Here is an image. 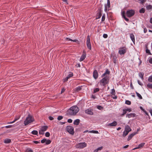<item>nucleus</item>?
<instances>
[{
    "mask_svg": "<svg viewBox=\"0 0 152 152\" xmlns=\"http://www.w3.org/2000/svg\"><path fill=\"white\" fill-rule=\"evenodd\" d=\"M79 108L77 106H74L67 110L66 114L68 115H75L79 111Z\"/></svg>",
    "mask_w": 152,
    "mask_h": 152,
    "instance_id": "obj_1",
    "label": "nucleus"
},
{
    "mask_svg": "<svg viewBox=\"0 0 152 152\" xmlns=\"http://www.w3.org/2000/svg\"><path fill=\"white\" fill-rule=\"evenodd\" d=\"M109 81V77L108 76H106L100 80V84L101 86H104L108 83Z\"/></svg>",
    "mask_w": 152,
    "mask_h": 152,
    "instance_id": "obj_2",
    "label": "nucleus"
},
{
    "mask_svg": "<svg viewBox=\"0 0 152 152\" xmlns=\"http://www.w3.org/2000/svg\"><path fill=\"white\" fill-rule=\"evenodd\" d=\"M34 121V119L32 117L29 115H28L26 120L24 121V124L25 126L27 125L30 123H31Z\"/></svg>",
    "mask_w": 152,
    "mask_h": 152,
    "instance_id": "obj_3",
    "label": "nucleus"
},
{
    "mask_svg": "<svg viewBox=\"0 0 152 152\" xmlns=\"http://www.w3.org/2000/svg\"><path fill=\"white\" fill-rule=\"evenodd\" d=\"M126 14L127 17L131 18L134 15L135 11L132 10H129L127 11Z\"/></svg>",
    "mask_w": 152,
    "mask_h": 152,
    "instance_id": "obj_4",
    "label": "nucleus"
},
{
    "mask_svg": "<svg viewBox=\"0 0 152 152\" xmlns=\"http://www.w3.org/2000/svg\"><path fill=\"white\" fill-rule=\"evenodd\" d=\"M66 131L70 134L73 135L74 133V129L73 126H66Z\"/></svg>",
    "mask_w": 152,
    "mask_h": 152,
    "instance_id": "obj_5",
    "label": "nucleus"
},
{
    "mask_svg": "<svg viewBox=\"0 0 152 152\" xmlns=\"http://www.w3.org/2000/svg\"><path fill=\"white\" fill-rule=\"evenodd\" d=\"M127 50V49L125 47H121L118 51V53L121 55L124 54L126 53Z\"/></svg>",
    "mask_w": 152,
    "mask_h": 152,
    "instance_id": "obj_6",
    "label": "nucleus"
},
{
    "mask_svg": "<svg viewBox=\"0 0 152 152\" xmlns=\"http://www.w3.org/2000/svg\"><path fill=\"white\" fill-rule=\"evenodd\" d=\"M87 144L85 142H80L77 144L76 147L77 148H83L86 146Z\"/></svg>",
    "mask_w": 152,
    "mask_h": 152,
    "instance_id": "obj_7",
    "label": "nucleus"
},
{
    "mask_svg": "<svg viewBox=\"0 0 152 152\" xmlns=\"http://www.w3.org/2000/svg\"><path fill=\"white\" fill-rule=\"evenodd\" d=\"M86 45L87 47L88 48V49L89 50H91V45L90 42L89 37L88 35L87 36V38Z\"/></svg>",
    "mask_w": 152,
    "mask_h": 152,
    "instance_id": "obj_8",
    "label": "nucleus"
},
{
    "mask_svg": "<svg viewBox=\"0 0 152 152\" xmlns=\"http://www.w3.org/2000/svg\"><path fill=\"white\" fill-rule=\"evenodd\" d=\"M110 7V3L109 0H107V4H105V5L104 11L107 12V8H109Z\"/></svg>",
    "mask_w": 152,
    "mask_h": 152,
    "instance_id": "obj_9",
    "label": "nucleus"
},
{
    "mask_svg": "<svg viewBox=\"0 0 152 152\" xmlns=\"http://www.w3.org/2000/svg\"><path fill=\"white\" fill-rule=\"evenodd\" d=\"M93 77L95 79H96L98 77V74L97 70H95L93 72Z\"/></svg>",
    "mask_w": 152,
    "mask_h": 152,
    "instance_id": "obj_10",
    "label": "nucleus"
},
{
    "mask_svg": "<svg viewBox=\"0 0 152 152\" xmlns=\"http://www.w3.org/2000/svg\"><path fill=\"white\" fill-rule=\"evenodd\" d=\"M126 12L125 11H123L121 12V15L123 18L126 21L128 22L129 20V19L126 17L125 16Z\"/></svg>",
    "mask_w": 152,
    "mask_h": 152,
    "instance_id": "obj_11",
    "label": "nucleus"
},
{
    "mask_svg": "<svg viewBox=\"0 0 152 152\" xmlns=\"http://www.w3.org/2000/svg\"><path fill=\"white\" fill-rule=\"evenodd\" d=\"M137 133V132H133L127 138V140L128 141L130 140L134 135H135V134Z\"/></svg>",
    "mask_w": 152,
    "mask_h": 152,
    "instance_id": "obj_12",
    "label": "nucleus"
},
{
    "mask_svg": "<svg viewBox=\"0 0 152 152\" xmlns=\"http://www.w3.org/2000/svg\"><path fill=\"white\" fill-rule=\"evenodd\" d=\"M102 11L101 10L99 9V12L97 13L96 16V19H99L100 18L101 16H102Z\"/></svg>",
    "mask_w": 152,
    "mask_h": 152,
    "instance_id": "obj_13",
    "label": "nucleus"
},
{
    "mask_svg": "<svg viewBox=\"0 0 152 152\" xmlns=\"http://www.w3.org/2000/svg\"><path fill=\"white\" fill-rule=\"evenodd\" d=\"M85 112L86 114L91 115L93 114V113L91 109H87L85 110Z\"/></svg>",
    "mask_w": 152,
    "mask_h": 152,
    "instance_id": "obj_14",
    "label": "nucleus"
},
{
    "mask_svg": "<svg viewBox=\"0 0 152 152\" xmlns=\"http://www.w3.org/2000/svg\"><path fill=\"white\" fill-rule=\"evenodd\" d=\"M117 122L114 121L111 123L107 125L110 126H115L117 125Z\"/></svg>",
    "mask_w": 152,
    "mask_h": 152,
    "instance_id": "obj_15",
    "label": "nucleus"
},
{
    "mask_svg": "<svg viewBox=\"0 0 152 152\" xmlns=\"http://www.w3.org/2000/svg\"><path fill=\"white\" fill-rule=\"evenodd\" d=\"M130 37L132 42L134 43V44H135V37L133 34L132 33L130 35Z\"/></svg>",
    "mask_w": 152,
    "mask_h": 152,
    "instance_id": "obj_16",
    "label": "nucleus"
},
{
    "mask_svg": "<svg viewBox=\"0 0 152 152\" xmlns=\"http://www.w3.org/2000/svg\"><path fill=\"white\" fill-rule=\"evenodd\" d=\"M86 54L85 53L83 52V53L82 55L81 58L80 59V61H83L86 57Z\"/></svg>",
    "mask_w": 152,
    "mask_h": 152,
    "instance_id": "obj_17",
    "label": "nucleus"
},
{
    "mask_svg": "<svg viewBox=\"0 0 152 152\" xmlns=\"http://www.w3.org/2000/svg\"><path fill=\"white\" fill-rule=\"evenodd\" d=\"M80 120L79 119H77L74 121L73 124L74 125H77L80 123Z\"/></svg>",
    "mask_w": 152,
    "mask_h": 152,
    "instance_id": "obj_18",
    "label": "nucleus"
},
{
    "mask_svg": "<svg viewBox=\"0 0 152 152\" xmlns=\"http://www.w3.org/2000/svg\"><path fill=\"white\" fill-rule=\"evenodd\" d=\"M48 126H42L41 129L42 130V131H46L48 128Z\"/></svg>",
    "mask_w": 152,
    "mask_h": 152,
    "instance_id": "obj_19",
    "label": "nucleus"
},
{
    "mask_svg": "<svg viewBox=\"0 0 152 152\" xmlns=\"http://www.w3.org/2000/svg\"><path fill=\"white\" fill-rule=\"evenodd\" d=\"M125 130L126 131H129V132L131 131V129L129 125H127L125 126Z\"/></svg>",
    "mask_w": 152,
    "mask_h": 152,
    "instance_id": "obj_20",
    "label": "nucleus"
},
{
    "mask_svg": "<svg viewBox=\"0 0 152 152\" xmlns=\"http://www.w3.org/2000/svg\"><path fill=\"white\" fill-rule=\"evenodd\" d=\"M144 75V73L142 72H140L139 73V77L141 78L142 80H143V76Z\"/></svg>",
    "mask_w": 152,
    "mask_h": 152,
    "instance_id": "obj_21",
    "label": "nucleus"
},
{
    "mask_svg": "<svg viewBox=\"0 0 152 152\" xmlns=\"http://www.w3.org/2000/svg\"><path fill=\"white\" fill-rule=\"evenodd\" d=\"M11 140L10 139H6L4 140V142L5 143H9L11 142Z\"/></svg>",
    "mask_w": 152,
    "mask_h": 152,
    "instance_id": "obj_22",
    "label": "nucleus"
},
{
    "mask_svg": "<svg viewBox=\"0 0 152 152\" xmlns=\"http://www.w3.org/2000/svg\"><path fill=\"white\" fill-rule=\"evenodd\" d=\"M145 144V143H142L140 144L139 145H138V147H137L136 148H142Z\"/></svg>",
    "mask_w": 152,
    "mask_h": 152,
    "instance_id": "obj_23",
    "label": "nucleus"
},
{
    "mask_svg": "<svg viewBox=\"0 0 152 152\" xmlns=\"http://www.w3.org/2000/svg\"><path fill=\"white\" fill-rule=\"evenodd\" d=\"M145 9L142 8L140 9L139 10V12L141 13H145Z\"/></svg>",
    "mask_w": 152,
    "mask_h": 152,
    "instance_id": "obj_24",
    "label": "nucleus"
},
{
    "mask_svg": "<svg viewBox=\"0 0 152 152\" xmlns=\"http://www.w3.org/2000/svg\"><path fill=\"white\" fill-rule=\"evenodd\" d=\"M146 9L147 10H149L152 9V5H148L146 6Z\"/></svg>",
    "mask_w": 152,
    "mask_h": 152,
    "instance_id": "obj_25",
    "label": "nucleus"
},
{
    "mask_svg": "<svg viewBox=\"0 0 152 152\" xmlns=\"http://www.w3.org/2000/svg\"><path fill=\"white\" fill-rule=\"evenodd\" d=\"M129 132V131H126L125 130L124 132V133L123 135V137H125L126 135L128 134Z\"/></svg>",
    "mask_w": 152,
    "mask_h": 152,
    "instance_id": "obj_26",
    "label": "nucleus"
},
{
    "mask_svg": "<svg viewBox=\"0 0 152 152\" xmlns=\"http://www.w3.org/2000/svg\"><path fill=\"white\" fill-rule=\"evenodd\" d=\"M31 133L33 134L37 135L38 133L37 131L34 130L31 132Z\"/></svg>",
    "mask_w": 152,
    "mask_h": 152,
    "instance_id": "obj_27",
    "label": "nucleus"
},
{
    "mask_svg": "<svg viewBox=\"0 0 152 152\" xmlns=\"http://www.w3.org/2000/svg\"><path fill=\"white\" fill-rule=\"evenodd\" d=\"M137 96L140 99H142V98L141 95L137 92H136Z\"/></svg>",
    "mask_w": 152,
    "mask_h": 152,
    "instance_id": "obj_28",
    "label": "nucleus"
},
{
    "mask_svg": "<svg viewBox=\"0 0 152 152\" xmlns=\"http://www.w3.org/2000/svg\"><path fill=\"white\" fill-rule=\"evenodd\" d=\"M103 147L102 146L98 148L97 149L94 150V152H98V151L99 150H101L102 149Z\"/></svg>",
    "mask_w": 152,
    "mask_h": 152,
    "instance_id": "obj_29",
    "label": "nucleus"
},
{
    "mask_svg": "<svg viewBox=\"0 0 152 152\" xmlns=\"http://www.w3.org/2000/svg\"><path fill=\"white\" fill-rule=\"evenodd\" d=\"M110 93L112 95H115V90L114 89H112Z\"/></svg>",
    "mask_w": 152,
    "mask_h": 152,
    "instance_id": "obj_30",
    "label": "nucleus"
},
{
    "mask_svg": "<svg viewBox=\"0 0 152 152\" xmlns=\"http://www.w3.org/2000/svg\"><path fill=\"white\" fill-rule=\"evenodd\" d=\"M90 133H95V134H99L98 132L97 131L95 130H91L89 132Z\"/></svg>",
    "mask_w": 152,
    "mask_h": 152,
    "instance_id": "obj_31",
    "label": "nucleus"
},
{
    "mask_svg": "<svg viewBox=\"0 0 152 152\" xmlns=\"http://www.w3.org/2000/svg\"><path fill=\"white\" fill-rule=\"evenodd\" d=\"M148 80L150 82H152V75L148 77Z\"/></svg>",
    "mask_w": 152,
    "mask_h": 152,
    "instance_id": "obj_32",
    "label": "nucleus"
},
{
    "mask_svg": "<svg viewBox=\"0 0 152 152\" xmlns=\"http://www.w3.org/2000/svg\"><path fill=\"white\" fill-rule=\"evenodd\" d=\"M51 142V141L50 140H47L46 141L45 143L46 145H49Z\"/></svg>",
    "mask_w": 152,
    "mask_h": 152,
    "instance_id": "obj_33",
    "label": "nucleus"
},
{
    "mask_svg": "<svg viewBox=\"0 0 152 152\" xmlns=\"http://www.w3.org/2000/svg\"><path fill=\"white\" fill-rule=\"evenodd\" d=\"M146 53H148V54L150 55H151V53H150V51L147 48V49L146 50Z\"/></svg>",
    "mask_w": 152,
    "mask_h": 152,
    "instance_id": "obj_34",
    "label": "nucleus"
},
{
    "mask_svg": "<svg viewBox=\"0 0 152 152\" xmlns=\"http://www.w3.org/2000/svg\"><path fill=\"white\" fill-rule=\"evenodd\" d=\"M73 76V73L72 72H70V74L67 76L69 78L72 77Z\"/></svg>",
    "mask_w": 152,
    "mask_h": 152,
    "instance_id": "obj_35",
    "label": "nucleus"
},
{
    "mask_svg": "<svg viewBox=\"0 0 152 152\" xmlns=\"http://www.w3.org/2000/svg\"><path fill=\"white\" fill-rule=\"evenodd\" d=\"M20 116H16L15 118V119L14 120V121L15 122L17 120H18L19 119V118H20Z\"/></svg>",
    "mask_w": 152,
    "mask_h": 152,
    "instance_id": "obj_36",
    "label": "nucleus"
},
{
    "mask_svg": "<svg viewBox=\"0 0 152 152\" xmlns=\"http://www.w3.org/2000/svg\"><path fill=\"white\" fill-rule=\"evenodd\" d=\"M132 113H129V114H127L126 115V117H128V118H131L132 117Z\"/></svg>",
    "mask_w": 152,
    "mask_h": 152,
    "instance_id": "obj_37",
    "label": "nucleus"
},
{
    "mask_svg": "<svg viewBox=\"0 0 152 152\" xmlns=\"http://www.w3.org/2000/svg\"><path fill=\"white\" fill-rule=\"evenodd\" d=\"M81 89V88L80 86H78L76 88V91H78Z\"/></svg>",
    "mask_w": 152,
    "mask_h": 152,
    "instance_id": "obj_38",
    "label": "nucleus"
},
{
    "mask_svg": "<svg viewBox=\"0 0 152 152\" xmlns=\"http://www.w3.org/2000/svg\"><path fill=\"white\" fill-rule=\"evenodd\" d=\"M125 104L129 105L131 104V102L129 100H126L125 101Z\"/></svg>",
    "mask_w": 152,
    "mask_h": 152,
    "instance_id": "obj_39",
    "label": "nucleus"
},
{
    "mask_svg": "<svg viewBox=\"0 0 152 152\" xmlns=\"http://www.w3.org/2000/svg\"><path fill=\"white\" fill-rule=\"evenodd\" d=\"M99 89L98 88H95L94 90V93H95L99 91Z\"/></svg>",
    "mask_w": 152,
    "mask_h": 152,
    "instance_id": "obj_40",
    "label": "nucleus"
},
{
    "mask_svg": "<svg viewBox=\"0 0 152 152\" xmlns=\"http://www.w3.org/2000/svg\"><path fill=\"white\" fill-rule=\"evenodd\" d=\"M147 87L149 88H152V84L148 83L147 85Z\"/></svg>",
    "mask_w": 152,
    "mask_h": 152,
    "instance_id": "obj_41",
    "label": "nucleus"
},
{
    "mask_svg": "<svg viewBox=\"0 0 152 152\" xmlns=\"http://www.w3.org/2000/svg\"><path fill=\"white\" fill-rule=\"evenodd\" d=\"M126 110L125 109H124L123 110V113L121 114L122 116H124V115L126 113Z\"/></svg>",
    "mask_w": 152,
    "mask_h": 152,
    "instance_id": "obj_42",
    "label": "nucleus"
},
{
    "mask_svg": "<svg viewBox=\"0 0 152 152\" xmlns=\"http://www.w3.org/2000/svg\"><path fill=\"white\" fill-rule=\"evenodd\" d=\"M105 19V16L104 14L102 15V20H101L102 21V22L104 21V20Z\"/></svg>",
    "mask_w": 152,
    "mask_h": 152,
    "instance_id": "obj_43",
    "label": "nucleus"
},
{
    "mask_svg": "<svg viewBox=\"0 0 152 152\" xmlns=\"http://www.w3.org/2000/svg\"><path fill=\"white\" fill-rule=\"evenodd\" d=\"M66 39H67V40H70V41H72L75 42H76L77 41V40L76 39H75L74 40H73L72 39H70V38H66Z\"/></svg>",
    "mask_w": 152,
    "mask_h": 152,
    "instance_id": "obj_44",
    "label": "nucleus"
},
{
    "mask_svg": "<svg viewBox=\"0 0 152 152\" xmlns=\"http://www.w3.org/2000/svg\"><path fill=\"white\" fill-rule=\"evenodd\" d=\"M39 133L40 134H44V131H42V130L41 129L39 131Z\"/></svg>",
    "mask_w": 152,
    "mask_h": 152,
    "instance_id": "obj_45",
    "label": "nucleus"
},
{
    "mask_svg": "<svg viewBox=\"0 0 152 152\" xmlns=\"http://www.w3.org/2000/svg\"><path fill=\"white\" fill-rule=\"evenodd\" d=\"M14 127V126H13V125H10L6 126H5V127L7 128H9L13 127Z\"/></svg>",
    "mask_w": 152,
    "mask_h": 152,
    "instance_id": "obj_46",
    "label": "nucleus"
},
{
    "mask_svg": "<svg viewBox=\"0 0 152 152\" xmlns=\"http://www.w3.org/2000/svg\"><path fill=\"white\" fill-rule=\"evenodd\" d=\"M26 152H33V151L31 149L28 148L26 150Z\"/></svg>",
    "mask_w": 152,
    "mask_h": 152,
    "instance_id": "obj_47",
    "label": "nucleus"
},
{
    "mask_svg": "<svg viewBox=\"0 0 152 152\" xmlns=\"http://www.w3.org/2000/svg\"><path fill=\"white\" fill-rule=\"evenodd\" d=\"M63 118V117L62 116H59L57 118L58 120L60 121Z\"/></svg>",
    "mask_w": 152,
    "mask_h": 152,
    "instance_id": "obj_48",
    "label": "nucleus"
},
{
    "mask_svg": "<svg viewBox=\"0 0 152 152\" xmlns=\"http://www.w3.org/2000/svg\"><path fill=\"white\" fill-rule=\"evenodd\" d=\"M45 136L46 137H49L50 136V134L48 132H46L45 134Z\"/></svg>",
    "mask_w": 152,
    "mask_h": 152,
    "instance_id": "obj_49",
    "label": "nucleus"
},
{
    "mask_svg": "<svg viewBox=\"0 0 152 152\" xmlns=\"http://www.w3.org/2000/svg\"><path fill=\"white\" fill-rule=\"evenodd\" d=\"M46 139L45 138H44L41 140V142L42 143H44L46 142Z\"/></svg>",
    "mask_w": 152,
    "mask_h": 152,
    "instance_id": "obj_50",
    "label": "nucleus"
},
{
    "mask_svg": "<svg viewBox=\"0 0 152 152\" xmlns=\"http://www.w3.org/2000/svg\"><path fill=\"white\" fill-rule=\"evenodd\" d=\"M97 108L99 110H101L103 109V107L101 106H97Z\"/></svg>",
    "mask_w": 152,
    "mask_h": 152,
    "instance_id": "obj_51",
    "label": "nucleus"
},
{
    "mask_svg": "<svg viewBox=\"0 0 152 152\" xmlns=\"http://www.w3.org/2000/svg\"><path fill=\"white\" fill-rule=\"evenodd\" d=\"M105 73L106 74L109 75L110 73V71L108 70V69H106Z\"/></svg>",
    "mask_w": 152,
    "mask_h": 152,
    "instance_id": "obj_52",
    "label": "nucleus"
},
{
    "mask_svg": "<svg viewBox=\"0 0 152 152\" xmlns=\"http://www.w3.org/2000/svg\"><path fill=\"white\" fill-rule=\"evenodd\" d=\"M103 36L104 38H106L108 37V35L107 34H103Z\"/></svg>",
    "mask_w": 152,
    "mask_h": 152,
    "instance_id": "obj_53",
    "label": "nucleus"
},
{
    "mask_svg": "<svg viewBox=\"0 0 152 152\" xmlns=\"http://www.w3.org/2000/svg\"><path fill=\"white\" fill-rule=\"evenodd\" d=\"M49 119L51 121L53 120L54 118L51 116H49L48 117Z\"/></svg>",
    "mask_w": 152,
    "mask_h": 152,
    "instance_id": "obj_54",
    "label": "nucleus"
},
{
    "mask_svg": "<svg viewBox=\"0 0 152 152\" xmlns=\"http://www.w3.org/2000/svg\"><path fill=\"white\" fill-rule=\"evenodd\" d=\"M137 82L138 84L142 86L143 85L142 83L139 80H138Z\"/></svg>",
    "mask_w": 152,
    "mask_h": 152,
    "instance_id": "obj_55",
    "label": "nucleus"
},
{
    "mask_svg": "<svg viewBox=\"0 0 152 152\" xmlns=\"http://www.w3.org/2000/svg\"><path fill=\"white\" fill-rule=\"evenodd\" d=\"M126 111H129V112H131L132 111L131 109L130 108H127L126 109H125Z\"/></svg>",
    "mask_w": 152,
    "mask_h": 152,
    "instance_id": "obj_56",
    "label": "nucleus"
},
{
    "mask_svg": "<svg viewBox=\"0 0 152 152\" xmlns=\"http://www.w3.org/2000/svg\"><path fill=\"white\" fill-rule=\"evenodd\" d=\"M72 120L71 119H69L68 120L67 122L69 123H71L72 122Z\"/></svg>",
    "mask_w": 152,
    "mask_h": 152,
    "instance_id": "obj_57",
    "label": "nucleus"
},
{
    "mask_svg": "<svg viewBox=\"0 0 152 152\" xmlns=\"http://www.w3.org/2000/svg\"><path fill=\"white\" fill-rule=\"evenodd\" d=\"M146 0H140V3L142 4L144 3L145 2Z\"/></svg>",
    "mask_w": 152,
    "mask_h": 152,
    "instance_id": "obj_58",
    "label": "nucleus"
},
{
    "mask_svg": "<svg viewBox=\"0 0 152 152\" xmlns=\"http://www.w3.org/2000/svg\"><path fill=\"white\" fill-rule=\"evenodd\" d=\"M149 62L150 64H152V58H151L149 59Z\"/></svg>",
    "mask_w": 152,
    "mask_h": 152,
    "instance_id": "obj_59",
    "label": "nucleus"
},
{
    "mask_svg": "<svg viewBox=\"0 0 152 152\" xmlns=\"http://www.w3.org/2000/svg\"><path fill=\"white\" fill-rule=\"evenodd\" d=\"M68 79H69L67 77H66L64 80V82H66L68 80Z\"/></svg>",
    "mask_w": 152,
    "mask_h": 152,
    "instance_id": "obj_60",
    "label": "nucleus"
},
{
    "mask_svg": "<svg viewBox=\"0 0 152 152\" xmlns=\"http://www.w3.org/2000/svg\"><path fill=\"white\" fill-rule=\"evenodd\" d=\"M113 62L115 64L116 63V58H115L114 57H113Z\"/></svg>",
    "mask_w": 152,
    "mask_h": 152,
    "instance_id": "obj_61",
    "label": "nucleus"
},
{
    "mask_svg": "<svg viewBox=\"0 0 152 152\" xmlns=\"http://www.w3.org/2000/svg\"><path fill=\"white\" fill-rule=\"evenodd\" d=\"M132 117H135L136 115L135 113H132Z\"/></svg>",
    "mask_w": 152,
    "mask_h": 152,
    "instance_id": "obj_62",
    "label": "nucleus"
},
{
    "mask_svg": "<svg viewBox=\"0 0 152 152\" xmlns=\"http://www.w3.org/2000/svg\"><path fill=\"white\" fill-rule=\"evenodd\" d=\"M65 89H64V88H63L61 91V94L63 93L65 91Z\"/></svg>",
    "mask_w": 152,
    "mask_h": 152,
    "instance_id": "obj_63",
    "label": "nucleus"
},
{
    "mask_svg": "<svg viewBox=\"0 0 152 152\" xmlns=\"http://www.w3.org/2000/svg\"><path fill=\"white\" fill-rule=\"evenodd\" d=\"M147 29L146 28H145L144 29V32L145 33H146L147 31Z\"/></svg>",
    "mask_w": 152,
    "mask_h": 152,
    "instance_id": "obj_64",
    "label": "nucleus"
}]
</instances>
